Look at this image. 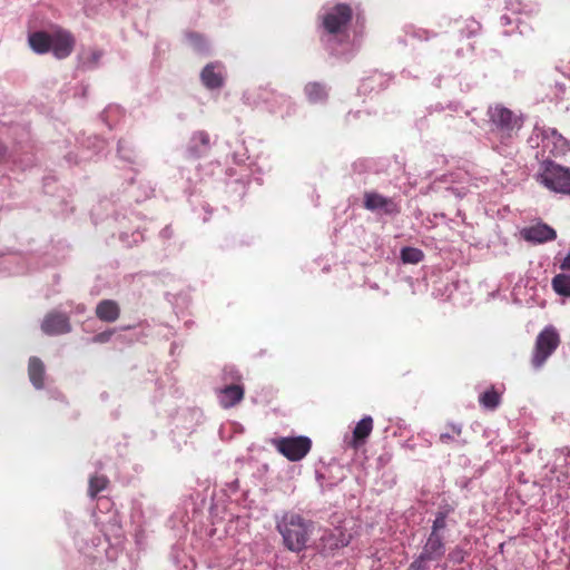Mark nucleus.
Wrapping results in <instances>:
<instances>
[{"mask_svg":"<svg viewBox=\"0 0 570 570\" xmlns=\"http://www.w3.org/2000/svg\"><path fill=\"white\" fill-rule=\"evenodd\" d=\"M314 524L301 514L284 512L276 520V530L283 539L284 547L292 552H301L306 549L307 542L313 533Z\"/></svg>","mask_w":570,"mask_h":570,"instance_id":"1","label":"nucleus"},{"mask_svg":"<svg viewBox=\"0 0 570 570\" xmlns=\"http://www.w3.org/2000/svg\"><path fill=\"white\" fill-rule=\"evenodd\" d=\"M537 180L547 189L562 195H570V168L552 160L541 163Z\"/></svg>","mask_w":570,"mask_h":570,"instance_id":"2","label":"nucleus"},{"mask_svg":"<svg viewBox=\"0 0 570 570\" xmlns=\"http://www.w3.org/2000/svg\"><path fill=\"white\" fill-rule=\"evenodd\" d=\"M353 19V9L350 4L337 3L326 10L321 17V26L328 35H342L346 31Z\"/></svg>","mask_w":570,"mask_h":570,"instance_id":"3","label":"nucleus"},{"mask_svg":"<svg viewBox=\"0 0 570 570\" xmlns=\"http://www.w3.org/2000/svg\"><path fill=\"white\" fill-rule=\"evenodd\" d=\"M560 342L559 333L553 326L544 327L535 340L531 361L532 365L537 368L541 367L549 356L558 348Z\"/></svg>","mask_w":570,"mask_h":570,"instance_id":"4","label":"nucleus"},{"mask_svg":"<svg viewBox=\"0 0 570 570\" xmlns=\"http://www.w3.org/2000/svg\"><path fill=\"white\" fill-rule=\"evenodd\" d=\"M276 450L289 461H299L312 449V441L307 436L279 438L273 441Z\"/></svg>","mask_w":570,"mask_h":570,"instance_id":"5","label":"nucleus"},{"mask_svg":"<svg viewBox=\"0 0 570 570\" xmlns=\"http://www.w3.org/2000/svg\"><path fill=\"white\" fill-rule=\"evenodd\" d=\"M488 116L497 129L510 132L515 128H520V119L508 108L495 105L488 110Z\"/></svg>","mask_w":570,"mask_h":570,"instance_id":"6","label":"nucleus"},{"mask_svg":"<svg viewBox=\"0 0 570 570\" xmlns=\"http://www.w3.org/2000/svg\"><path fill=\"white\" fill-rule=\"evenodd\" d=\"M76 45L75 37L66 29L57 28L53 30L52 51L57 59H65L71 55Z\"/></svg>","mask_w":570,"mask_h":570,"instance_id":"7","label":"nucleus"},{"mask_svg":"<svg viewBox=\"0 0 570 570\" xmlns=\"http://www.w3.org/2000/svg\"><path fill=\"white\" fill-rule=\"evenodd\" d=\"M41 330L50 336L69 333L71 331L69 317L63 313L50 312L45 316Z\"/></svg>","mask_w":570,"mask_h":570,"instance_id":"8","label":"nucleus"},{"mask_svg":"<svg viewBox=\"0 0 570 570\" xmlns=\"http://www.w3.org/2000/svg\"><path fill=\"white\" fill-rule=\"evenodd\" d=\"M521 235L523 239L533 244H542L557 238V232L546 223L525 227L521 230Z\"/></svg>","mask_w":570,"mask_h":570,"instance_id":"9","label":"nucleus"},{"mask_svg":"<svg viewBox=\"0 0 570 570\" xmlns=\"http://www.w3.org/2000/svg\"><path fill=\"white\" fill-rule=\"evenodd\" d=\"M558 482H566L570 478V448L563 446L554 452L553 464L550 469Z\"/></svg>","mask_w":570,"mask_h":570,"instance_id":"10","label":"nucleus"},{"mask_svg":"<svg viewBox=\"0 0 570 570\" xmlns=\"http://www.w3.org/2000/svg\"><path fill=\"white\" fill-rule=\"evenodd\" d=\"M561 272L551 281L552 289L562 297H570V252L560 264Z\"/></svg>","mask_w":570,"mask_h":570,"instance_id":"11","label":"nucleus"},{"mask_svg":"<svg viewBox=\"0 0 570 570\" xmlns=\"http://www.w3.org/2000/svg\"><path fill=\"white\" fill-rule=\"evenodd\" d=\"M223 67L218 62H210L204 67L200 79L208 89H218L224 85Z\"/></svg>","mask_w":570,"mask_h":570,"instance_id":"12","label":"nucleus"},{"mask_svg":"<svg viewBox=\"0 0 570 570\" xmlns=\"http://www.w3.org/2000/svg\"><path fill=\"white\" fill-rule=\"evenodd\" d=\"M364 206L370 210H383L385 214H393L399 212V208L393 199L376 193L365 194Z\"/></svg>","mask_w":570,"mask_h":570,"instance_id":"13","label":"nucleus"},{"mask_svg":"<svg viewBox=\"0 0 570 570\" xmlns=\"http://www.w3.org/2000/svg\"><path fill=\"white\" fill-rule=\"evenodd\" d=\"M348 543L345 534L341 530H324L320 538V549L328 552L345 547Z\"/></svg>","mask_w":570,"mask_h":570,"instance_id":"14","label":"nucleus"},{"mask_svg":"<svg viewBox=\"0 0 570 570\" xmlns=\"http://www.w3.org/2000/svg\"><path fill=\"white\" fill-rule=\"evenodd\" d=\"M373 431V419L371 416H364L354 428L350 446L358 449L362 446L366 439Z\"/></svg>","mask_w":570,"mask_h":570,"instance_id":"15","label":"nucleus"},{"mask_svg":"<svg viewBox=\"0 0 570 570\" xmlns=\"http://www.w3.org/2000/svg\"><path fill=\"white\" fill-rule=\"evenodd\" d=\"M53 31L48 33L46 31H36L29 35L28 42L30 48L38 55H45L50 51L52 47Z\"/></svg>","mask_w":570,"mask_h":570,"instance_id":"16","label":"nucleus"},{"mask_svg":"<svg viewBox=\"0 0 570 570\" xmlns=\"http://www.w3.org/2000/svg\"><path fill=\"white\" fill-rule=\"evenodd\" d=\"M119 304L114 299H102L96 306V316L102 322H116L119 318Z\"/></svg>","mask_w":570,"mask_h":570,"instance_id":"17","label":"nucleus"},{"mask_svg":"<svg viewBox=\"0 0 570 570\" xmlns=\"http://www.w3.org/2000/svg\"><path fill=\"white\" fill-rule=\"evenodd\" d=\"M244 387L240 384H230L220 390L219 403L228 409L238 404L244 399Z\"/></svg>","mask_w":570,"mask_h":570,"instance_id":"18","label":"nucleus"},{"mask_svg":"<svg viewBox=\"0 0 570 570\" xmlns=\"http://www.w3.org/2000/svg\"><path fill=\"white\" fill-rule=\"evenodd\" d=\"M445 528V514L440 513L433 522L432 533H430V559L433 556L443 553V544L439 531Z\"/></svg>","mask_w":570,"mask_h":570,"instance_id":"19","label":"nucleus"},{"mask_svg":"<svg viewBox=\"0 0 570 570\" xmlns=\"http://www.w3.org/2000/svg\"><path fill=\"white\" fill-rule=\"evenodd\" d=\"M45 364L43 362L37 357L31 356L28 362V375L31 384L37 389L40 390L45 385Z\"/></svg>","mask_w":570,"mask_h":570,"instance_id":"20","label":"nucleus"},{"mask_svg":"<svg viewBox=\"0 0 570 570\" xmlns=\"http://www.w3.org/2000/svg\"><path fill=\"white\" fill-rule=\"evenodd\" d=\"M304 92L311 104H323L328 98V91L324 83L318 81L308 82Z\"/></svg>","mask_w":570,"mask_h":570,"instance_id":"21","label":"nucleus"},{"mask_svg":"<svg viewBox=\"0 0 570 570\" xmlns=\"http://www.w3.org/2000/svg\"><path fill=\"white\" fill-rule=\"evenodd\" d=\"M209 135L206 131H197L193 135L189 153L193 157L199 158L209 149Z\"/></svg>","mask_w":570,"mask_h":570,"instance_id":"22","label":"nucleus"},{"mask_svg":"<svg viewBox=\"0 0 570 570\" xmlns=\"http://www.w3.org/2000/svg\"><path fill=\"white\" fill-rule=\"evenodd\" d=\"M479 402L484 409L495 410L501 403V395L491 386L479 396Z\"/></svg>","mask_w":570,"mask_h":570,"instance_id":"23","label":"nucleus"},{"mask_svg":"<svg viewBox=\"0 0 570 570\" xmlns=\"http://www.w3.org/2000/svg\"><path fill=\"white\" fill-rule=\"evenodd\" d=\"M551 138L553 139L554 149L551 153L554 156H562L570 151V141L562 135L558 134L557 130H552Z\"/></svg>","mask_w":570,"mask_h":570,"instance_id":"24","label":"nucleus"},{"mask_svg":"<svg viewBox=\"0 0 570 570\" xmlns=\"http://www.w3.org/2000/svg\"><path fill=\"white\" fill-rule=\"evenodd\" d=\"M108 483H109V481H108L107 476L99 475V474L92 475L89 480V488H88L89 495L91 498H96L98 493H100L101 491H104L107 488Z\"/></svg>","mask_w":570,"mask_h":570,"instance_id":"25","label":"nucleus"},{"mask_svg":"<svg viewBox=\"0 0 570 570\" xmlns=\"http://www.w3.org/2000/svg\"><path fill=\"white\" fill-rule=\"evenodd\" d=\"M401 257L404 263L416 264L423 259L424 254L417 248L405 247L402 249Z\"/></svg>","mask_w":570,"mask_h":570,"instance_id":"26","label":"nucleus"},{"mask_svg":"<svg viewBox=\"0 0 570 570\" xmlns=\"http://www.w3.org/2000/svg\"><path fill=\"white\" fill-rule=\"evenodd\" d=\"M189 42L197 49L198 51H204L207 49L206 41L204 37L197 32H189L187 35Z\"/></svg>","mask_w":570,"mask_h":570,"instance_id":"27","label":"nucleus"},{"mask_svg":"<svg viewBox=\"0 0 570 570\" xmlns=\"http://www.w3.org/2000/svg\"><path fill=\"white\" fill-rule=\"evenodd\" d=\"M426 546L424 547L425 551ZM428 564V559L425 558V552H422L420 557L413 561L409 568V570H425Z\"/></svg>","mask_w":570,"mask_h":570,"instance_id":"28","label":"nucleus"},{"mask_svg":"<svg viewBox=\"0 0 570 570\" xmlns=\"http://www.w3.org/2000/svg\"><path fill=\"white\" fill-rule=\"evenodd\" d=\"M450 558H451L454 562H462V561H463V554H462V551H461V550L453 551L452 553H450Z\"/></svg>","mask_w":570,"mask_h":570,"instance_id":"29","label":"nucleus"},{"mask_svg":"<svg viewBox=\"0 0 570 570\" xmlns=\"http://www.w3.org/2000/svg\"><path fill=\"white\" fill-rule=\"evenodd\" d=\"M111 335V332H105V333H100L98 334L96 337H95V341L97 342H107L109 340Z\"/></svg>","mask_w":570,"mask_h":570,"instance_id":"30","label":"nucleus"},{"mask_svg":"<svg viewBox=\"0 0 570 570\" xmlns=\"http://www.w3.org/2000/svg\"><path fill=\"white\" fill-rule=\"evenodd\" d=\"M445 438H449V435L448 434H441V439L442 440L445 439Z\"/></svg>","mask_w":570,"mask_h":570,"instance_id":"31","label":"nucleus"},{"mask_svg":"<svg viewBox=\"0 0 570 570\" xmlns=\"http://www.w3.org/2000/svg\"><path fill=\"white\" fill-rule=\"evenodd\" d=\"M234 377H235L236 380H239V379H240V376H239V375H235Z\"/></svg>","mask_w":570,"mask_h":570,"instance_id":"32","label":"nucleus"}]
</instances>
